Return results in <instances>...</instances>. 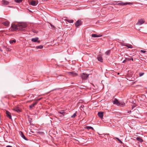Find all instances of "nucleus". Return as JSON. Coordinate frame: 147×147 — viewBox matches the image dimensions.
<instances>
[{
  "label": "nucleus",
  "instance_id": "1",
  "mask_svg": "<svg viewBox=\"0 0 147 147\" xmlns=\"http://www.w3.org/2000/svg\"><path fill=\"white\" fill-rule=\"evenodd\" d=\"M18 30L23 31L25 28L27 27V26L26 23H23L18 24Z\"/></svg>",
  "mask_w": 147,
  "mask_h": 147
},
{
  "label": "nucleus",
  "instance_id": "2",
  "mask_svg": "<svg viewBox=\"0 0 147 147\" xmlns=\"http://www.w3.org/2000/svg\"><path fill=\"white\" fill-rule=\"evenodd\" d=\"M113 103L114 104H115L117 106H120L121 105L123 106L125 104V103L123 102H119L118 100L116 98H115L114 100L113 101Z\"/></svg>",
  "mask_w": 147,
  "mask_h": 147
},
{
  "label": "nucleus",
  "instance_id": "3",
  "mask_svg": "<svg viewBox=\"0 0 147 147\" xmlns=\"http://www.w3.org/2000/svg\"><path fill=\"white\" fill-rule=\"evenodd\" d=\"M0 23L3 24L4 26L7 27L9 24V22L5 19H0Z\"/></svg>",
  "mask_w": 147,
  "mask_h": 147
},
{
  "label": "nucleus",
  "instance_id": "4",
  "mask_svg": "<svg viewBox=\"0 0 147 147\" xmlns=\"http://www.w3.org/2000/svg\"><path fill=\"white\" fill-rule=\"evenodd\" d=\"M10 29L11 30L13 31L18 30V24L16 25L15 24H12Z\"/></svg>",
  "mask_w": 147,
  "mask_h": 147
},
{
  "label": "nucleus",
  "instance_id": "5",
  "mask_svg": "<svg viewBox=\"0 0 147 147\" xmlns=\"http://www.w3.org/2000/svg\"><path fill=\"white\" fill-rule=\"evenodd\" d=\"M145 22L144 20L143 19H140L138 20V22L136 24L139 25H141Z\"/></svg>",
  "mask_w": 147,
  "mask_h": 147
},
{
  "label": "nucleus",
  "instance_id": "6",
  "mask_svg": "<svg viewBox=\"0 0 147 147\" xmlns=\"http://www.w3.org/2000/svg\"><path fill=\"white\" fill-rule=\"evenodd\" d=\"M89 75V74H87L85 73H84L81 75V77L83 79L86 80L88 77Z\"/></svg>",
  "mask_w": 147,
  "mask_h": 147
},
{
  "label": "nucleus",
  "instance_id": "7",
  "mask_svg": "<svg viewBox=\"0 0 147 147\" xmlns=\"http://www.w3.org/2000/svg\"><path fill=\"white\" fill-rule=\"evenodd\" d=\"M68 74L73 77H75L78 76V74L73 71L69 72H68Z\"/></svg>",
  "mask_w": 147,
  "mask_h": 147
},
{
  "label": "nucleus",
  "instance_id": "8",
  "mask_svg": "<svg viewBox=\"0 0 147 147\" xmlns=\"http://www.w3.org/2000/svg\"><path fill=\"white\" fill-rule=\"evenodd\" d=\"M82 22L80 20H78L77 21L75 24L76 27H77L81 25Z\"/></svg>",
  "mask_w": 147,
  "mask_h": 147
},
{
  "label": "nucleus",
  "instance_id": "9",
  "mask_svg": "<svg viewBox=\"0 0 147 147\" xmlns=\"http://www.w3.org/2000/svg\"><path fill=\"white\" fill-rule=\"evenodd\" d=\"M38 38L37 37L35 38H33L31 40L33 42H36L37 43H40V41L38 40Z\"/></svg>",
  "mask_w": 147,
  "mask_h": 147
},
{
  "label": "nucleus",
  "instance_id": "10",
  "mask_svg": "<svg viewBox=\"0 0 147 147\" xmlns=\"http://www.w3.org/2000/svg\"><path fill=\"white\" fill-rule=\"evenodd\" d=\"M20 134L21 137L24 139L26 140H28V139L25 137V136L22 131H20Z\"/></svg>",
  "mask_w": 147,
  "mask_h": 147
},
{
  "label": "nucleus",
  "instance_id": "11",
  "mask_svg": "<svg viewBox=\"0 0 147 147\" xmlns=\"http://www.w3.org/2000/svg\"><path fill=\"white\" fill-rule=\"evenodd\" d=\"M97 59L98 61L101 62H102L103 61V59L102 57L100 55H98L97 57Z\"/></svg>",
  "mask_w": 147,
  "mask_h": 147
},
{
  "label": "nucleus",
  "instance_id": "12",
  "mask_svg": "<svg viewBox=\"0 0 147 147\" xmlns=\"http://www.w3.org/2000/svg\"><path fill=\"white\" fill-rule=\"evenodd\" d=\"M13 110L17 112H19L21 111V110L20 108L18 107H16L14 108Z\"/></svg>",
  "mask_w": 147,
  "mask_h": 147
},
{
  "label": "nucleus",
  "instance_id": "13",
  "mask_svg": "<svg viewBox=\"0 0 147 147\" xmlns=\"http://www.w3.org/2000/svg\"><path fill=\"white\" fill-rule=\"evenodd\" d=\"M102 35L97 34H93L91 35V36L93 38H96L102 36Z\"/></svg>",
  "mask_w": 147,
  "mask_h": 147
},
{
  "label": "nucleus",
  "instance_id": "14",
  "mask_svg": "<svg viewBox=\"0 0 147 147\" xmlns=\"http://www.w3.org/2000/svg\"><path fill=\"white\" fill-rule=\"evenodd\" d=\"M6 114L7 115V117H8L10 119H11V113L7 111H6Z\"/></svg>",
  "mask_w": 147,
  "mask_h": 147
},
{
  "label": "nucleus",
  "instance_id": "15",
  "mask_svg": "<svg viewBox=\"0 0 147 147\" xmlns=\"http://www.w3.org/2000/svg\"><path fill=\"white\" fill-rule=\"evenodd\" d=\"M122 45L123 46H125L127 47L128 48H133V47L132 45L128 44H125L124 43H123L122 44Z\"/></svg>",
  "mask_w": 147,
  "mask_h": 147
},
{
  "label": "nucleus",
  "instance_id": "16",
  "mask_svg": "<svg viewBox=\"0 0 147 147\" xmlns=\"http://www.w3.org/2000/svg\"><path fill=\"white\" fill-rule=\"evenodd\" d=\"M31 4L33 6H35L38 3L37 2H36L35 1H32L31 2Z\"/></svg>",
  "mask_w": 147,
  "mask_h": 147
},
{
  "label": "nucleus",
  "instance_id": "17",
  "mask_svg": "<svg viewBox=\"0 0 147 147\" xmlns=\"http://www.w3.org/2000/svg\"><path fill=\"white\" fill-rule=\"evenodd\" d=\"M98 115L99 117L102 118L103 116V112H99L98 113Z\"/></svg>",
  "mask_w": 147,
  "mask_h": 147
},
{
  "label": "nucleus",
  "instance_id": "18",
  "mask_svg": "<svg viewBox=\"0 0 147 147\" xmlns=\"http://www.w3.org/2000/svg\"><path fill=\"white\" fill-rule=\"evenodd\" d=\"M2 3L3 5H7L9 4V3L8 1H7L5 0H3L2 1Z\"/></svg>",
  "mask_w": 147,
  "mask_h": 147
},
{
  "label": "nucleus",
  "instance_id": "19",
  "mask_svg": "<svg viewBox=\"0 0 147 147\" xmlns=\"http://www.w3.org/2000/svg\"><path fill=\"white\" fill-rule=\"evenodd\" d=\"M136 139L137 140H138L140 142H143V140L140 137H137Z\"/></svg>",
  "mask_w": 147,
  "mask_h": 147
},
{
  "label": "nucleus",
  "instance_id": "20",
  "mask_svg": "<svg viewBox=\"0 0 147 147\" xmlns=\"http://www.w3.org/2000/svg\"><path fill=\"white\" fill-rule=\"evenodd\" d=\"M85 128L88 129H92L94 130L93 128L91 126H86V127Z\"/></svg>",
  "mask_w": 147,
  "mask_h": 147
},
{
  "label": "nucleus",
  "instance_id": "21",
  "mask_svg": "<svg viewBox=\"0 0 147 147\" xmlns=\"http://www.w3.org/2000/svg\"><path fill=\"white\" fill-rule=\"evenodd\" d=\"M16 42V40H11L9 41V42L10 44H13V42Z\"/></svg>",
  "mask_w": 147,
  "mask_h": 147
},
{
  "label": "nucleus",
  "instance_id": "22",
  "mask_svg": "<svg viewBox=\"0 0 147 147\" xmlns=\"http://www.w3.org/2000/svg\"><path fill=\"white\" fill-rule=\"evenodd\" d=\"M59 113L61 114H62L63 115H64L65 113L63 111H59Z\"/></svg>",
  "mask_w": 147,
  "mask_h": 147
},
{
  "label": "nucleus",
  "instance_id": "23",
  "mask_svg": "<svg viewBox=\"0 0 147 147\" xmlns=\"http://www.w3.org/2000/svg\"><path fill=\"white\" fill-rule=\"evenodd\" d=\"M110 53V51L109 50L107 51L105 53V54L107 55H109Z\"/></svg>",
  "mask_w": 147,
  "mask_h": 147
},
{
  "label": "nucleus",
  "instance_id": "24",
  "mask_svg": "<svg viewBox=\"0 0 147 147\" xmlns=\"http://www.w3.org/2000/svg\"><path fill=\"white\" fill-rule=\"evenodd\" d=\"M66 20L69 23H73V20Z\"/></svg>",
  "mask_w": 147,
  "mask_h": 147
},
{
  "label": "nucleus",
  "instance_id": "25",
  "mask_svg": "<svg viewBox=\"0 0 147 147\" xmlns=\"http://www.w3.org/2000/svg\"><path fill=\"white\" fill-rule=\"evenodd\" d=\"M123 5H130L131 4V3H130V2H129V3H127V2H125V3H124L123 2Z\"/></svg>",
  "mask_w": 147,
  "mask_h": 147
},
{
  "label": "nucleus",
  "instance_id": "26",
  "mask_svg": "<svg viewBox=\"0 0 147 147\" xmlns=\"http://www.w3.org/2000/svg\"><path fill=\"white\" fill-rule=\"evenodd\" d=\"M43 48V46L42 45H40L36 47V48L37 49H41Z\"/></svg>",
  "mask_w": 147,
  "mask_h": 147
},
{
  "label": "nucleus",
  "instance_id": "27",
  "mask_svg": "<svg viewBox=\"0 0 147 147\" xmlns=\"http://www.w3.org/2000/svg\"><path fill=\"white\" fill-rule=\"evenodd\" d=\"M76 116V113H75L73 115L71 116V118H74Z\"/></svg>",
  "mask_w": 147,
  "mask_h": 147
},
{
  "label": "nucleus",
  "instance_id": "28",
  "mask_svg": "<svg viewBox=\"0 0 147 147\" xmlns=\"http://www.w3.org/2000/svg\"><path fill=\"white\" fill-rule=\"evenodd\" d=\"M23 0H15V1L17 3H20Z\"/></svg>",
  "mask_w": 147,
  "mask_h": 147
},
{
  "label": "nucleus",
  "instance_id": "29",
  "mask_svg": "<svg viewBox=\"0 0 147 147\" xmlns=\"http://www.w3.org/2000/svg\"><path fill=\"white\" fill-rule=\"evenodd\" d=\"M123 2H121L118 3L117 4V5H123Z\"/></svg>",
  "mask_w": 147,
  "mask_h": 147
},
{
  "label": "nucleus",
  "instance_id": "30",
  "mask_svg": "<svg viewBox=\"0 0 147 147\" xmlns=\"http://www.w3.org/2000/svg\"><path fill=\"white\" fill-rule=\"evenodd\" d=\"M115 138L117 139L121 143H122V142L119 138L117 137H115Z\"/></svg>",
  "mask_w": 147,
  "mask_h": 147
},
{
  "label": "nucleus",
  "instance_id": "31",
  "mask_svg": "<svg viewBox=\"0 0 147 147\" xmlns=\"http://www.w3.org/2000/svg\"><path fill=\"white\" fill-rule=\"evenodd\" d=\"M144 74V73H140L139 74V76L141 77Z\"/></svg>",
  "mask_w": 147,
  "mask_h": 147
},
{
  "label": "nucleus",
  "instance_id": "32",
  "mask_svg": "<svg viewBox=\"0 0 147 147\" xmlns=\"http://www.w3.org/2000/svg\"><path fill=\"white\" fill-rule=\"evenodd\" d=\"M34 107V105H33L32 104L31 105H30L29 106V107L30 109L32 108V107Z\"/></svg>",
  "mask_w": 147,
  "mask_h": 147
},
{
  "label": "nucleus",
  "instance_id": "33",
  "mask_svg": "<svg viewBox=\"0 0 147 147\" xmlns=\"http://www.w3.org/2000/svg\"><path fill=\"white\" fill-rule=\"evenodd\" d=\"M127 61H129L131 60V59H130V58H125Z\"/></svg>",
  "mask_w": 147,
  "mask_h": 147
},
{
  "label": "nucleus",
  "instance_id": "34",
  "mask_svg": "<svg viewBox=\"0 0 147 147\" xmlns=\"http://www.w3.org/2000/svg\"><path fill=\"white\" fill-rule=\"evenodd\" d=\"M140 52L141 53H146V51H145L142 50Z\"/></svg>",
  "mask_w": 147,
  "mask_h": 147
},
{
  "label": "nucleus",
  "instance_id": "35",
  "mask_svg": "<svg viewBox=\"0 0 147 147\" xmlns=\"http://www.w3.org/2000/svg\"><path fill=\"white\" fill-rule=\"evenodd\" d=\"M126 61H126V59L125 58V60H124L123 61L122 63H125V62H126Z\"/></svg>",
  "mask_w": 147,
  "mask_h": 147
},
{
  "label": "nucleus",
  "instance_id": "36",
  "mask_svg": "<svg viewBox=\"0 0 147 147\" xmlns=\"http://www.w3.org/2000/svg\"><path fill=\"white\" fill-rule=\"evenodd\" d=\"M37 102H36L34 103L33 104H32L34 105V106L35 105L37 104Z\"/></svg>",
  "mask_w": 147,
  "mask_h": 147
},
{
  "label": "nucleus",
  "instance_id": "37",
  "mask_svg": "<svg viewBox=\"0 0 147 147\" xmlns=\"http://www.w3.org/2000/svg\"><path fill=\"white\" fill-rule=\"evenodd\" d=\"M6 147H12L10 145H7Z\"/></svg>",
  "mask_w": 147,
  "mask_h": 147
},
{
  "label": "nucleus",
  "instance_id": "38",
  "mask_svg": "<svg viewBox=\"0 0 147 147\" xmlns=\"http://www.w3.org/2000/svg\"><path fill=\"white\" fill-rule=\"evenodd\" d=\"M41 98H38V99H37V100H37V101L39 100H41Z\"/></svg>",
  "mask_w": 147,
  "mask_h": 147
},
{
  "label": "nucleus",
  "instance_id": "39",
  "mask_svg": "<svg viewBox=\"0 0 147 147\" xmlns=\"http://www.w3.org/2000/svg\"><path fill=\"white\" fill-rule=\"evenodd\" d=\"M64 115H63L62 114H61V115H60L59 116L61 117H62L63 116H64Z\"/></svg>",
  "mask_w": 147,
  "mask_h": 147
},
{
  "label": "nucleus",
  "instance_id": "40",
  "mask_svg": "<svg viewBox=\"0 0 147 147\" xmlns=\"http://www.w3.org/2000/svg\"><path fill=\"white\" fill-rule=\"evenodd\" d=\"M130 59H131V60L132 61H133V58H130Z\"/></svg>",
  "mask_w": 147,
  "mask_h": 147
},
{
  "label": "nucleus",
  "instance_id": "41",
  "mask_svg": "<svg viewBox=\"0 0 147 147\" xmlns=\"http://www.w3.org/2000/svg\"><path fill=\"white\" fill-rule=\"evenodd\" d=\"M131 112V111H128L127 112V113H130Z\"/></svg>",
  "mask_w": 147,
  "mask_h": 147
}]
</instances>
